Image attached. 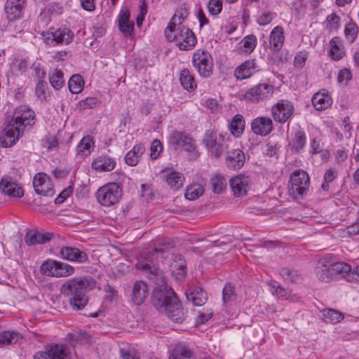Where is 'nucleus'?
Masks as SVG:
<instances>
[{"label":"nucleus","instance_id":"obj_41","mask_svg":"<svg viewBox=\"0 0 359 359\" xmlns=\"http://www.w3.org/2000/svg\"><path fill=\"white\" fill-rule=\"evenodd\" d=\"M68 342L73 346L81 345L88 341V335L85 331H74L67 336Z\"/></svg>","mask_w":359,"mask_h":359},{"label":"nucleus","instance_id":"obj_32","mask_svg":"<svg viewBox=\"0 0 359 359\" xmlns=\"http://www.w3.org/2000/svg\"><path fill=\"white\" fill-rule=\"evenodd\" d=\"M245 122L243 116L240 114H236L229 123L228 128L231 134L236 137H240L244 131Z\"/></svg>","mask_w":359,"mask_h":359},{"label":"nucleus","instance_id":"obj_24","mask_svg":"<svg viewBox=\"0 0 359 359\" xmlns=\"http://www.w3.org/2000/svg\"><path fill=\"white\" fill-rule=\"evenodd\" d=\"M0 189L5 194L13 197L21 198L24 195L22 189L10 178L1 180Z\"/></svg>","mask_w":359,"mask_h":359},{"label":"nucleus","instance_id":"obj_18","mask_svg":"<svg viewBox=\"0 0 359 359\" xmlns=\"http://www.w3.org/2000/svg\"><path fill=\"white\" fill-rule=\"evenodd\" d=\"M149 289L147 284L142 280L136 281L133 287L131 301L137 306L141 305L149 297Z\"/></svg>","mask_w":359,"mask_h":359},{"label":"nucleus","instance_id":"obj_51","mask_svg":"<svg viewBox=\"0 0 359 359\" xmlns=\"http://www.w3.org/2000/svg\"><path fill=\"white\" fill-rule=\"evenodd\" d=\"M358 33V25L353 22H349L345 25L344 34L346 39L350 43H352L356 39Z\"/></svg>","mask_w":359,"mask_h":359},{"label":"nucleus","instance_id":"obj_47","mask_svg":"<svg viewBox=\"0 0 359 359\" xmlns=\"http://www.w3.org/2000/svg\"><path fill=\"white\" fill-rule=\"evenodd\" d=\"M63 72L57 69H54L49 75L50 85L56 90L60 89L64 85Z\"/></svg>","mask_w":359,"mask_h":359},{"label":"nucleus","instance_id":"obj_37","mask_svg":"<svg viewBox=\"0 0 359 359\" xmlns=\"http://www.w3.org/2000/svg\"><path fill=\"white\" fill-rule=\"evenodd\" d=\"M180 81L182 87L189 92H192L196 88L194 76L187 69H184L180 72Z\"/></svg>","mask_w":359,"mask_h":359},{"label":"nucleus","instance_id":"obj_45","mask_svg":"<svg viewBox=\"0 0 359 359\" xmlns=\"http://www.w3.org/2000/svg\"><path fill=\"white\" fill-rule=\"evenodd\" d=\"M41 272L48 276L57 278V261L48 259L40 267Z\"/></svg>","mask_w":359,"mask_h":359},{"label":"nucleus","instance_id":"obj_16","mask_svg":"<svg viewBox=\"0 0 359 359\" xmlns=\"http://www.w3.org/2000/svg\"><path fill=\"white\" fill-rule=\"evenodd\" d=\"M26 0H6L4 12L9 21H14L22 16V11Z\"/></svg>","mask_w":359,"mask_h":359},{"label":"nucleus","instance_id":"obj_38","mask_svg":"<svg viewBox=\"0 0 359 359\" xmlns=\"http://www.w3.org/2000/svg\"><path fill=\"white\" fill-rule=\"evenodd\" d=\"M189 301L195 306H202L207 301V294L201 288L197 287L186 293Z\"/></svg>","mask_w":359,"mask_h":359},{"label":"nucleus","instance_id":"obj_60","mask_svg":"<svg viewBox=\"0 0 359 359\" xmlns=\"http://www.w3.org/2000/svg\"><path fill=\"white\" fill-rule=\"evenodd\" d=\"M307 57H308V53L306 51L298 52L294 57V66L296 67H299V68L302 67L304 65Z\"/></svg>","mask_w":359,"mask_h":359},{"label":"nucleus","instance_id":"obj_4","mask_svg":"<svg viewBox=\"0 0 359 359\" xmlns=\"http://www.w3.org/2000/svg\"><path fill=\"white\" fill-rule=\"evenodd\" d=\"M95 287L93 278H72L67 280L60 287V292L68 299L69 305L74 310L83 309L88 303L86 292Z\"/></svg>","mask_w":359,"mask_h":359},{"label":"nucleus","instance_id":"obj_29","mask_svg":"<svg viewBox=\"0 0 359 359\" xmlns=\"http://www.w3.org/2000/svg\"><path fill=\"white\" fill-rule=\"evenodd\" d=\"M330 55L334 60H341L346 54L343 40L339 37H334L330 41Z\"/></svg>","mask_w":359,"mask_h":359},{"label":"nucleus","instance_id":"obj_33","mask_svg":"<svg viewBox=\"0 0 359 359\" xmlns=\"http://www.w3.org/2000/svg\"><path fill=\"white\" fill-rule=\"evenodd\" d=\"M51 238V235L48 233H39L34 230H29L27 232L25 241L29 245H35L44 243Z\"/></svg>","mask_w":359,"mask_h":359},{"label":"nucleus","instance_id":"obj_19","mask_svg":"<svg viewBox=\"0 0 359 359\" xmlns=\"http://www.w3.org/2000/svg\"><path fill=\"white\" fill-rule=\"evenodd\" d=\"M245 163V154L238 149L229 151L225 157L226 165L231 170H239L244 165Z\"/></svg>","mask_w":359,"mask_h":359},{"label":"nucleus","instance_id":"obj_1","mask_svg":"<svg viewBox=\"0 0 359 359\" xmlns=\"http://www.w3.org/2000/svg\"><path fill=\"white\" fill-rule=\"evenodd\" d=\"M137 268L149 273L155 277V283L158 286L153 292L152 301L155 307L161 312H165L168 317L175 323H182L184 314L180 309L179 300L172 289L166 283L163 272L154 264L147 260L139 261Z\"/></svg>","mask_w":359,"mask_h":359},{"label":"nucleus","instance_id":"obj_8","mask_svg":"<svg viewBox=\"0 0 359 359\" xmlns=\"http://www.w3.org/2000/svg\"><path fill=\"white\" fill-rule=\"evenodd\" d=\"M290 191L294 197L303 196L309 191L310 178L305 170L299 169L290 175Z\"/></svg>","mask_w":359,"mask_h":359},{"label":"nucleus","instance_id":"obj_9","mask_svg":"<svg viewBox=\"0 0 359 359\" xmlns=\"http://www.w3.org/2000/svg\"><path fill=\"white\" fill-rule=\"evenodd\" d=\"M274 92L273 86L269 83H259L249 88L243 95V100L247 102L257 103L269 100Z\"/></svg>","mask_w":359,"mask_h":359},{"label":"nucleus","instance_id":"obj_63","mask_svg":"<svg viewBox=\"0 0 359 359\" xmlns=\"http://www.w3.org/2000/svg\"><path fill=\"white\" fill-rule=\"evenodd\" d=\"M359 233V219L355 223L348 226L344 231V234H347L348 236H355ZM345 237V235H343Z\"/></svg>","mask_w":359,"mask_h":359},{"label":"nucleus","instance_id":"obj_26","mask_svg":"<svg viewBox=\"0 0 359 359\" xmlns=\"http://www.w3.org/2000/svg\"><path fill=\"white\" fill-rule=\"evenodd\" d=\"M257 43V37L255 35H247L237 43L236 50L240 55H250L255 50Z\"/></svg>","mask_w":359,"mask_h":359},{"label":"nucleus","instance_id":"obj_13","mask_svg":"<svg viewBox=\"0 0 359 359\" xmlns=\"http://www.w3.org/2000/svg\"><path fill=\"white\" fill-rule=\"evenodd\" d=\"M33 186L38 194L52 196L54 194L50 177L43 172L36 173L33 178Z\"/></svg>","mask_w":359,"mask_h":359},{"label":"nucleus","instance_id":"obj_54","mask_svg":"<svg viewBox=\"0 0 359 359\" xmlns=\"http://www.w3.org/2000/svg\"><path fill=\"white\" fill-rule=\"evenodd\" d=\"M208 8L212 15H217L222 10V0H210Z\"/></svg>","mask_w":359,"mask_h":359},{"label":"nucleus","instance_id":"obj_53","mask_svg":"<svg viewBox=\"0 0 359 359\" xmlns=\"http://www.w3.org/2000/svg\"><path fill=\"white\" fill-rule=\"evenodd\" d=\"M275 17L276 14L271 11H263L257 16V22L261 26H264L269 24Z\"/></svg>","mask_w":359,"mask_h":359},{"label":"nucleus","instance_id":"obj_7","mask_svg":"<svg viewBox=\"0 0 359 359\" xmlns=\"http://www.w3.org/2000/svg\"><path fill=\"white\" fill-rule=\"evenodd\" d=\"M121 196V187L114 182L108 183L101 187L96 193L97 201L106 207H110L117 203Z\"/></svg>","mask_w":359,"mask_h":359},{"label":"nucleus","instance_id":"obj_42","mask_svg":"<svg viewBox=\"0 0 359 359\" xmlns=\"http://www.w3.org/2000/svg\"><path fill=\"white\" fill-rule=\"evenodd\" d=\"M341 18L335 13L328 15L323 22L324 28L329 32L337 31L340 27Z\"/></svg>","mask_w":359,"mask_h":359},{"label":"nucleus","instance_id":"obj_61","mask_svg":"<svg viewBox=\"0 0 359 359\" xmlns=\"http://www.w3.org/2000/svg\"><path fill=\"white\" fill-rule=\"evenodd\" d=\"M150 149H151L150 156H151V158L156 159L159 156V155L162 151V145H161V142L158 140H154L151 143Z\"/></svg>","mask_w":359,"mask_h":359},{"label":"nucleus","instance_id":"obj_46","mask_svg":"<svg viewBox=\"0 0 359 359\" xmlns=\"http://www.w3.org/2000/svg\"><path fill=\"white\" fill-rule=\"evenodd\" d=\"M204 188L202 185L199 184H194L189 185L187 188L184 196L187 199L193 201L202 196Z\"/></svg>","mask_w":359,"mask_h":359},{"label":"nucleus","instance_id":"obj_57","mask_svg":"<svg viewBox=\"0 0 359 359\" xmlns=\"http://www.w3.org/2000/svg\"><path fill=\"white\" fill-rule=\"evenodd\" d=\"M352 75L350 69L344 68L341 69L337 76L338 82L342 85H346L348 81L351 79Z\"/></svg>","mask_w":359,"mask_h":359},{"label":"nucleus","instance_id":"obj_28","mask_svg":"<svg viewBox=\"0 0 359 359\" xmlns=\"http://www.w3.org/2000/svg\"><path fill=\"white\" fill-rule=\"evenodd\" d=\"M332 102L331 97L328 93L322 90L313 96L312 104L316 109L321 111L327 109L331 106Z\"/></svg>","mask_w":359,"mask_h":359},{"label":"nucleus","instance_id":"obj_48","mask_svg":"<svg viewBox=\"0 0 359 359\" xmlns=\"http://www.w3.org/2000/svg\"><path fill=\"white\" fill-rule=\"evenodd\" d=\"M324 320L326 323L336 324L344 318V315L336 310L327 309L323 313Z\"/></svg>","mask_w":359,"mask_h":359},{"label":"nucleus","instance_id":"obj_11","mask_svg":"<svg viewBox=\"0 0 359 359\" xmlns=\"http://www.w3.org/2000/svg\"><path fill=\"white\" fill-rule=\"evenodd\" d=\"M42 36L46 43L49 46H55L59 43H69L74 36L73 33L67 28L50 29Z\"/></svg>","mask_w":359,"mask_h":359},{"label":"nucleus","instance_id":"obj_12","mask_svg":"<svg viewBox=\"0 0 359 359\" xmlns=\"http://www.w3.org/2000/svg\"><path fill=\"white\" fill-rule=\"evenodd\" d=\"M294 112L292 104L287 100H281L271 107V115L275 121L285 123Z\"/></svg>","mask_w":359,"mask_h":359},{"label":"nucleus","instance_id":"obj_50","mask_svg":"<svg viewBox=\"0 0 359 359\" xmlns=\"http://www.w3.org/2000/svg\"><path fill=\"white\" fill-rule=\"evenodd\" d=\"M57 278H66L73 275L75 269L69 264L57 261Z\"/></svg>","mask_w":359,"mask_h":359},{"label":"nucleus","instance_id":"obj_25","mask_svg":"<svg viewBox=\"0 0 359 359\" xmlns=\"http://www.w3.org/2000/svg\"><path fill=\"white\" fill-rule=\"evenodd\" d=\"M29 67V61L27 57L18 56L15 57L9 65V73L13 76H19L23 75Z\"/></svg>","mask_w":359,"mask_h":359},{"label":"nucleus","instance_id":"obj_49","mask_svg":"<svg viewBox=\"0 0 359 359\" xmlns=\"http://www.w3.org/2000/svg\"><path fill=\"white\" fill-rule=\"evenodd\" d=\"M306 142V137L305 134L303 132L297 131L295 133L294 137L291 140L290 144L294 150L299 151L304 148Z\"/></svg>","mask_w":359,"mask_h":359},{"label":"nucleus","instance_id":"obj_10","mask_svg":"<svg viewBox=\"0 0 359 359\" xmlns=\"http://www.w3.org/2000/svg\"><path fill=\"white\" fill-rule=\"evenodd\" d=\"M168 143L175 149H184L193 157L198 156L194 140L184 133L177 130L172 132L168 138Z\"/></svg>","mask_w":359,"mask_h":359},{"label":"nucleus","instance_id":"obj_44","mask_svg":"<svg viewBox=\"0 0 359 359\" xmlns=\"http://www.w3.org/2000/svg\"><path fill=\"white\" fill-rule=\"evenodd\" d=\"M84 86V81L81 76L73 75L68 83L69 91L73 94H77L82 91Z\"/></svg>","mask_w":359,"mask_h":359},{"label":"nucleus","instance_id":"obj_43","mask_svg":"<svg viewBox=\"0 0 359 359\" xmlns=\"http://www.w3.org/2000/svg\"><path fill=\"white\" fill-rule=\"evenodd\" d=\"M170 359H194V353L183 345L177 346L172 351Z\"/></svg>","mask_w":359,"mask_h":359},{"label":"nucleus","instance_id":"obj_27","mask_svg":"<svg viewBox=\"0 0 359 359\" xmlns=\"http://www.w3.org/2000/svg\"><path fill=\"white\" fill-rule=\"evenodd\" d=\"M331 269L334 276L339 275L350 282L357 280L356 277H353L351 266L347 263L342 262L332 263L331 264Z\"/></svg>","mask_w":359,"mask_h":359},{"label":"nucleus","instance_id":"obj_14","mask_svg":"<svg viewBox=\"0 0 359 359\" xmlns=\"http://www.w3.org/2000/svg\"><path fill=\"white\" fill-rule=\"evenodd\" d=\"M250 128L254 134L265 137L273 130V123L270 117L260 116L252 121Z\"/></svg>","mask_w":359,"mask_h":359},{"label":"nucleus","instance_id":"obj_23","mask_svg":"<svg viewBox=\"0 0 359 359\" xmlns=\"http://www.w3.org/2000/svg\"><path fill=\"white\" fill-rule=\"evenodd\" d=\"M285 41L284 29L281 26L275 27L270 33L269 48L273 52L279 51Z\"/></svg>","mask_w":359,"mask_h":359},{"label":"nucleus","instance_id":"obj_56","mask_svg":"<svg viewBox=\"0 0 359 359\" xmlns=\"http://www.w3.org/2000/svg\"><path fill=\"white\" fill-rule=\"evenodd\" d=\"M48 86L43 81H39L36 86V95L41 100H46Z\"/></svg>","mask_w":359,"mask_h":359},{"label":"nucleus","instance_id":"obj_6","mask_svg":"<svg viewBox=\"0 0 359 359\" xmlns=\"http://www.w3.org/2000/svg\"><path fill=\"white\" fill-rule=\"evenodd\" d=\"M192 65L199 75L208 78L213 72L214 62L210 53L203 48H198L192 55Z\"/></svg>","mask_w":359,"mask_h":359},{"label":"nucleus","instance_id":"obj_35","mask_svg":"<svg viewBox=\"0 0 359 359\" xmlns=\"http://www.w3.org/2000/svg\"><path fill=\"white\" fill-rule=\"evenodd\" d=\"M93 138L89 136L83 137L76 147V154L81 157L88 156L93 149Z\"/></svg>","mask_w":359,"mask_h":359},{"label":"nucleus","instance_id":"obj_64","mask_svg":"<svg viewBox=\"0 0 359 359\" xmlns=\"http://www.w3.org/2000/svg\"><path fill=\"white\" fill-rule=\"evenodd\" d=\"M205 106L212 113L216 114L221 111V106L218 104L217 101L213 98L206 100Z\"/></svg>","mask_w":359,"mask_h":359},{"label":"nucleus","instance_id":"obj_31","mask_svg":"<svg viewBox=\"0 0 359 359\" xmlns=\"http://www.w3.org/2000/svg\"><path fill=\"white\" fill-rule=\"evenodd\" d=\"M50 359H69V351L67 347L62 344H52L45 351Z\"/></svg>","mask_w":359,"mask_h":359},{"label":"nucleus","instance_id":"obj_21","mask_svg":"<svg viewBox=\"0 0 359 359\" xmlns=\"http://www.w3.org/2000/svg\"><path fill=\"white\" fill-rule=\"evenodd\" d=\"M60 257L63 259L79 263L85 262L88 259V256L84 252L72 247L62 248L60 250Z\"/></svg>","mask_w":359,"mask_h":359},{"label":"nucleus","instance_id":"obj_2","mask_svg":"<svg viewBox=\"0 0 359 359\" xmlns=\"http://www.w3.org/2000/svg\"><path fill=\"white\" fill-rule=\"evenodd\" d=\"M35 113L25 105H20L14 111L13 119L4 129L1 144L4 147L14 145L26 129L34 124Z\"/></svg>","mask_w":359,"mask_h":359},{"label":"nucleus","instance_id":"obj_39","mask_svg":"<svg viewBox=\"0 0 359 359\" xmlns=\"http://www.w3.org/2000/svg\"><path fill=\"white\" fill-rule=\"evenodd\" d=\"M331 269V264L327 265L319 262L316 268V273L319 280L323 282H329L332 280L334 274Z\"/></svg>","mask_w":359,"mask_h":359},{"label":"nucleus","instance_id":"obj_55","mask_svg":"<svg viewBox=\"0 0 359 359\" xmlns=\"http://www.w3.org/2000/svg\"><path fill=\"white\" fill-rule=\"evenodd\" d=\"M337 172L333 168H329L326 170L324 174V181L325 182L322 184V188L324 190L328 189V183L332 182L337 177Z\"/></svg>","mask_w":359,"mask_h":359},{"label":"nucleus","instance_id":"obj_30","mask_svg":"<svg viewBox=\"0 0 359 359\" xmlns=\"http://www.w3.org/2000/svg\"><path fill=\"white\" fill-rule=\"evenodd\" d=\"M144 151L145 147L143 144H136L133 149L126 154L125 162L130 166H135L140 161Z\"/></svg>","mask_w":359,"mask_h":359},{"label":"nucleus","instance_id":"obj_22","mask_svg":"<svg viewBox=\"0 0 359 359\" xmlns=\"http://www.w3.org/2000/svg\"><path fill=\"white\" fill-rule=\"evenodd\" d=\"M118 28L125 36H132L134 30V23L130 20V12L127 8L121 9L117 18Z\"/></svg>","mask_w":359,"mask_h":359},{"label":"nucleus","instance_id":"obj_15","mask_svg":"<svg viewBox=\"0 0 359 359\" xmlns=\"http://www.w3.org/2000/svg\"><path fill=\"white\" fill-rule=\"evenodd\" d=\"M251 180L247 175L239 174L229 180L231 189L236 197L245 196L250 189Z\"/></svg>","mask_w":359,"mask_h":359},{"label":"nucleus","instance_id":"obj_62","mask_svg":"<svg viewBox=\"0 0 359 359\" xmlns=\"http://www.w3.org/2000/svg\"><path fill=\"white\" fill-rule=\"evenodd\" d=\"M140 12L136 18L137 25L140 27L147 13V5L144 0H142L140 4Z\"/></svg>","mask_w":359,"mask_h":359},{"label":"nucleus","instance_id":"obj_40","mask_svg":"<svg viewBox=\"0 0 359 359\" xmlns=\"http://www.w3.org/2000/svg\"><path fill=\"white\" fill-rule=\"evenodd\" d=\"M210 183L212 185V191L215 194L222 193L226 188L227 180L226 178L222 174H215L211 180Z\"/></svg>","mask_w":359,"mask_h":359},{"label":"nucleus","instance_id":"obj_59","mask_svg":"<svg viewBox=\"0 0 359 359\" xmlns=\"http://www.w3.org/2000/svg\"><path fill=\"white\" fill-rule=\"evenodd\" d=\"M235 299L233 287L231 284H226L223 288V300L224 303L232 301Z\"/></svg>","mask_w":359,"mask_h":359},{"label":"nucleus","instance_id":"obj_52","mask_svg":"<svg viewBox=\"0 0 359 359\" xmlns=\"http://www.w3.org/2000/svg\"><path fill=\"white\" fill-rule=\"evenodd\" d=\"M268 286L269 291L273 295L283 299L287 297V292L285 289L280 287L278 283L274 281L269 282L268 283Z\"/></svg>","mask_w":359,"mask_h":359},{"label":"nucleus","instance_id":"obj_3","mask_svg":"<svg viewBox=\"0 0 359 359\" xmlns=\"http://www.w3.org/2000/svg\"><path fill=\"white\" fill-rule=\"evenodd\" d=\"M187 16V13L185 10L177 11L165 29L167 40L173 42L181 50H192L197 43L194 33L184 24Z\"/></svg>","mask_w":359,"mask_h":359},{"label":"nucleus","instance_id":"obj_36","mask_svg":"<svg viewBox=\"0 0 359 359\" xmlns=\"http://www.w3.org/2000/svg\"><path fill=\"white\" fill-rule=\"evenodd\" d=\"M21 334L14 330L0 332V348L15 344L21 339Z\"/></svg>","mask_w":359,"mask_h":359},{"label":"nucleus","instance_id":"obj_58","mask_svg":"<svg viewBox=\"0 0 359 359\" xmlns=\"http://www.w3.org/2000/svg\"><path fill=\"white\" fill-rule=\"evenodd\" d=\"M186 266L185 261L182 255H175L172 257V261L170 265V271H175V269L179 268H183Z\"/></svg>","mask_w":359,"mask_h":359},{"label":"nucleus","instance_id":"obj_20","mask_svg":"<svg viewBox=\"0 0 359 359\" xmlns=\"http://www.w3.org/2000/svg\"><path fill=\"white\" fill-rule=\"evenodd\" d=\"M116 161L107 155L98 156L93 158L91 168L97 172H109L114 169Z\"/></svg>","mask_w":359,"mask_h":359},{"label":"nucleus","instance_id":"obj_34","mask_svg":"<svg viewBox=\"0 0 359 359\" xmlns=\"http://www.w3.org/2000/svg\"><path fill=\"white\" fill-rule=\"evenodd\" d=\"M165 180L168 186L174 191L182 188L184 182L183 174L177 171H172L166 174Z\"/></svg>","mask_w":359,"mask_h":359},{"label":"nucleus","instance_id":"obj_5","mask_svg":"<svg viewBox=\"0 0 359 359\" xmlns=\"http://www.w3.org/2000/svg\"><path fill=\"white\" fill-rule=\"evenodd\" d=\"M230 140L229 135L221 133L217 135L214 130H208L204 134L203 142L212 156L219 158L229 147L227 142Z\"/></svg>","mask_w":359,"mask_h":359},{"label":"nucleus","instance_id":"obj_17","mask_svg":"<svg viewBox=\"0 0 359 359\" xmlns=\"http://www.w3.org/2000/svg\"><path fill=\"white\" fill-rule=\"evenodd\" d=\"M259 72V67L255 59H249L242 62L234 71V76L238 80H243L250 78L256 72Z\"/></svg>","mask_w":359,"mask_h":359}]
</instances>
